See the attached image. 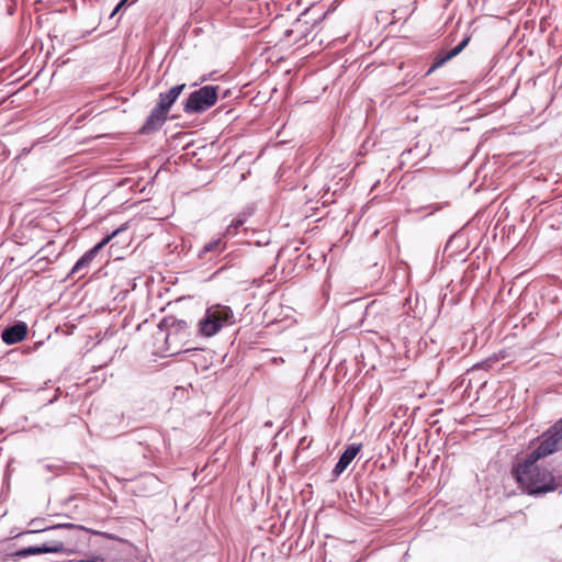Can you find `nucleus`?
<instances>
[{
  "instance_id": "13",
  "label": "nucleus",
  "mask_w": 562,
  "mask_h": 562,
  "mask_svg": "<svg viewBox=\"0 0 562 562\" xmlns=\"http://www.w3.org/2000/svg\"><path fill=\"white\" fill-rule=\"evenodd\" d=\"M225 249V243L222 238H217L214 240H211L206 243L202 250L200 251V256L207 254V252H214V254H221Z\"/></svg>"
},
{
  "instance_id": "21",
  "label": "nucleus",
  "mask_w": 562,
  "mask_h": 562,
  "mask_svg": "<svg viewBox=\"0 0 562 562\" xmlns=\"http://www.w3.org/2000/svg\"><path fill=\"white\" fill-rule=\"evenodd\" d=\"M501 359H502V360H503V359H505V355H504V353H501V357H494V358H493V361H498V360H501Z\"/></svg>"
},
{
  "instance_id": "18",
  "label": "nucleus",
  "mask_w": 562,
  "mask_h": 562,
  "mask_svg": "<svg viewBox=\"0 0 562 562\" xmlns=\"http://www.w3.org/2000/svg\"><path fill=\"white\" fill-rule=\"evenodd\" d=\"M127 0H121L116 7L114 8L113 12L111 13V18H113L120 10L121 8L125 4Z\"/></svg>"
},
{
  "instance_id": "17",
  "label": "nucleus",
  "mask_w": 562,
  "mask_h": 562,
  "mask_svg": "<svg viewBox=\"0 0 562 562\" xmlns=\"http://www.w3.org/2000/svg\"><path fill=\"white\" fill-rule=\"evenodd\" d=\"M78 562H105L104 558L98 555V557H93L91 559H82V560H79Z\"/></svg>"
},
{
  "instance_id": "1",
  "label": "nucleus",
  "mask_w": 562,
  "mask_h": 562,
  "mask_svg": "<svg viewBox=\"0 0 562 562\" xmlns=\"http://www.w3.org/2000/svg\"><path fill=\"white\" fill-rule=\"evenodd\" d=\"M537 462L527 459L518 464L514 475L521 488L530 495H540L552 492L560 486V482L547 469H541Z\"/></svg>"
},
{
  "instance_id": "15",
  "label": "nucleus",
  "mask_w": 562,
  "mask_h": 562,
  "mask_svg": "<svg viewBox=\"0 0 562 562\" xmlns=\"http://www.w3.org/2000/svg\"><path fill=\"white\" fill-rule=\"evenodd\" d=\"M76 526L74 524H59V525H56V526H53V527H49V528H41V529H32V530H26L24 532H21L19 533L18 536H22L24 533H34V532H40V531H44V530H47V529H56V528H75Z\"/></svg>"
},
{
  "instance_id": "4",
  "label": "nucleus",
  "mask_w": 562,
  "mask_h": 562,
  "mask_svg": "<svg viewBox=\"0 0 562 562\" xmlns=\"http://www.w3.org/2000/svg\"><path fill=\"white\" fill-rule=\"evenodd\" d=\"M126 229V224L120 226L115 231H113L110 235L104 237L100 243H98L94 247H92L90 250H88L81 258L78 259V261L72 267L70 274L76 276L82 271H87L90 263L97 256V254L110 243L112 238H114L117 234Z\"/></svg>"
},
{
  "instance_id": "16",
  "label": "nucleus",
  "mask_w": 562,
  "mask_h": 562,
  "mask_svg": "<svg viewBox=\"0 0 562 562\" xmlns=\"http://www.w3.org/2000/svg\"><path fill=\"white\" fill-rule=\"evenodd\" d=\"M548 432H550L560 443L562 441V419L558 422Z\"/></svg>"
},
{
  "instance_id": "14",
  "label": "nucleus",
  "mask_w": 562,
  "mask_h": 562,
  "mask_svg": "<svg viewBox=\"0 0 562 562\" xmlns=\"http://www.w3.org/2000/svg\"><path fill=\"white\" fill-rule=\"evenodd\" d=\"M246 222V215L240 214L238 217L232 221V223L227 226L225 231L226 236H235L239 227H241Z\"/></svg>"
},
{
  "instance_id": "10",
  "label": "nucleus",
  "mask_w": 562,
  "mask_h": 562,
  "mask_svg": "<svg viewBox=\"0 0 562 562\" xmlns=\"http://www.w3.org/2000/svg\"><path fill=\"white\" fill-rule=\"evenodd\" d=\"M469 41H470V38L467 37L460 44H458L454 48L450 49L449 52L441 53V54L437 55L434 64L431 65V67L429 68L427 74L432 72L434 70L443 66L447 61H449L450 59H452L453 57L459 55L465 48Z\"/></svg>"
},
{
  "instance_id": "6",
  "label": "nucleus",
  "mask_w": 562,
  "mask_h": 562,
  "mask_svg": "<svg viewBox=\"0 0 562 562\" xmlns=\"http://www.w3.org/2000/svg\"><path fill=\"white\" fill-rule=\"evenodd\" d=\"M559 447L560 442L550 432H548L547 437L541 441L539 447L535 449L527 459H530L531 462H537L539 459L555 452Z\"/></svg>"
},
{
  "instance_id": "9",
  "label": "nucleus",
  "mask_w": 562,
  "mask_h": 562,
  "mask_svg": "<svg viewBox=\"0 0 562 562\" xmlns=\"http://www.w3.org/2000/svg\"><path fill=\"white\" fill-rule=\"evenodd\" d=\"M360 449L361 446L351 445L342 452L333 471L335 476H339L347 469V467L359 453Z\"/></svg>"
},
{
  "instance_id": "20",
  "label": "nucleus",
  "mask_w": 562,
  "mask_h": 562,
  "mask_svg": "<svg viewBox=\"0 0 562 562\" xmlns=\"http://www.w3.org/2000/svg\"><path fill=\"white\" fill-rule=\"evenodd\" d=\"M183 351L191 352V351H202V350H201V349H199V348H187V349H184Z\"/></svg>"
},
{
  "instance_id": "12",
  "label": "nucleus",
  "mask_w": 562,
  "mask_h": 562,
  "mask_svg": "<svg viewBox=\"0 0 562 562\" xmlns=\"http://www.w3.org/2000/svg\"><path fill=\"white\" fill-rule=\"evenodd\" d=\"M159 327L167 328L169 329L170 334H172L187 330L189 328V325L186 321L177 319L172 316H169L160 322Z\"/></svg>"
},
{
  "instance_id": "11",
  "label": "nucleus",
  "mask_w": 562,
  "mask_h": 562,
  "mask_svg": "<svg viewBox=\"0 0 562 562\" xmlns=\"http://www.w3.org/2000/svg\"><path fill=\"white\" fill-rule=\"evenodd\" d=\"M184 88H186V85L181 83V85H177V86L172 87L169 91H167L165 93H160L156 105L159 106L160 109L169 112L172 104L179 98V95L181 94V92L183 91Z\"/></svg>"
},
{
  "instance_id": "2",
  "label": "nucleus",
  "mask_w": 562,
  "mask_h": 562,
  "mask_svg": "<svg viewBox=\"0 0 562 562\" xmlns=\"http://www.w3.org/2000/svg\"><path fill=\"white\" fill-rule=\"evenodd\" d=\"M235 324L236 317L229 306L213 304L205 310L203 317L198 322L196 334L203 338H211Z\"/></svg>"
},
{
  "instance_id": "3",
  "label": "nucleus",
  "mask_w": 562,
  "mask_h": 562,
  "mask_svg": "<svg viewBox=\"0 0 562 562\" xmlns=\"http://www.w3.org/2000/svg\"><path fill=\"white\" fill-rule=\"evenodd\" d=\"M218 87L204 86L193 91L187 99L183 110L188 114L202 113L213 106L217 100Z\"/></svg>"
},
{
  "instance_id": "8",
  "label": "nucleus",
  "mask_w": 562,
  "mask_h": 562,
  "mask_svg": "<svg viewBox=\"0 0 562 562\" xmlns=\"http://www.w3.org/2000/svg\"><path fill=\"white\" fill-rule=\"evenodd\" d=\"M169 112L160 109L159 106H155L150 114L148 115L145 124L142 127V132L151 133L159 130L164 123L167 121V115Z\"/></svg>"
},
{
  "instance_id": "5",
  "label": "nucleus",
  "mask_w": 562,
  "mask_h": 562,
  "mask_svg": "<svg viewBox=\"0 0 562 562\" xmlns=\"http://www.w3.org/2000/svg\"><path fill=\"white\" fill-rule=\"evenodd\" d=\"M65 551V546L63 542L55 541L52 544H42L36 547H27L21 550H18L11 554H8V558L13 560L26 558L30 555L43 554V553H61Z\"/></svg>"
},
{
  "instance_id": "7",
  "label": "nucleus",
  "mask_w": 562,
  "mask_h": 562,
  "mask_svg": "<svg viewBox=\"0 0 562 562\" xmlns=\"http://www.w3.org/2000/svg\"><path fill=\"white\" fill-rule=\"evenodd\" d=\"M26 335L27 325L24 322H18L12 326L4 328L1 334V338L7 345H13L24 340Z\"/></svg>"
},
{
  "instance_id": "19",
  "label": "nucleus",
  "mask_w": 562,
  "mask_h": 562,
  "mask_svg": "<svg viewBox=\"0 0 562 562\" xmlns=\"http://www.w3.org/2000/svg\"><path fill=\"white\" fill-rule=\"evenodd\" d=\"M492 361V358L487 359L486 361L480 363V364H475L473 366V368H487L490 367V362Z\"/></svg>"
}]
</instances>
